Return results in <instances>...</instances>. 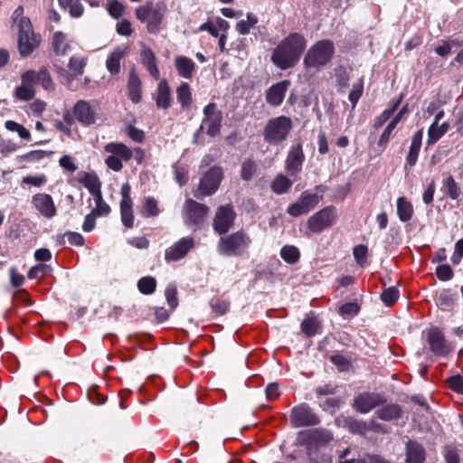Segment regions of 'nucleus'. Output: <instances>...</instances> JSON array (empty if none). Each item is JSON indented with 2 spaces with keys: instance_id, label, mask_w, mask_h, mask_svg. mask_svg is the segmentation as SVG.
I'll list each match as a JSON object with an SVG mask.
<instances>
[{
  "instance_id": "obj_39",
  "label": "nucleus",
  "mask_w": 463,
  "mask_h": 463,
  "mask_svg": "<svg viewBox=\"0 0 463 463\" xmlns=\"http://www.w3.org/2000/svg\"><path fill=\"white\" fill-rule=\"evenodd\" d=\"M280 257L289 264L297 263L300 258L299 250L293 245H285L280 250Z\"/></svg>"
},
{
  "instance_id": "obj_38",
  "label": "nucleus",
  "mask_w": 463,
  "mask_h": 463,
  "mask_svg": "<svg viewBox=\"0 0 463 463\" xmlns=\"http://www.w3.org/2000/svg\"><path fill=\"white\" fill-rule=\"evenodd\" d=\"M177 100L183 108H187L192 102V93L190 86L186 82H183L176 90Z\"/></svg>"
},
{
  "instance_id": "obj_55",
  "label": "nucleus",
  "mask_w": 463,
  "mask_h": 463,
  "mask_svg": "<svg viewBox=\"0 0 463 463\" xmlns=\"http://www.w3.org/2000/svg\"><path fill=\"white\" fill-rule=\"evenodd\" d=\"M448 386L454 392L463 394V377L460 375H454L447 379Z\"/></svg>"
},
{
  "instance_id": "obj_61",
  "label": "nucleus",
  "mask_w": 463,
  "mask_h": 463,
  "mask_svg": "<svg viewBox=\"0 0 463 463\" xmlns=\"http://www.w3.org/2000/svg\"><path fill=\"white\" fill-rule=\"evenodd\" d=\"M47 272V266L43 264H38L32 267L28 272V278L33 279H38L43 278Z\"/></svg>"
},
{
  "instance_id": "obj_29",
  "label": "nucleus",
  "mask_w": 463,
  "mask_h": 463,
  "mask_svg": "<svg viewBox=\"0 0 463 463\" xmlns=\"http://www.w3.org/2000/svg\"><path fill=\"white\" fill-rule=\"evenodd\" d=\"M156 102V106L163 109H166L170 107V89L165 80H162L157 86Z\"/></svg>"
},
{
  "instance_id": "obj_56",
  "label": "nucleus",
  "mask_w": 463,
  "mask_h": 463,
  "mask_svg": "<svg viewBox=\"0 0 463 463\" xmlns=\"http://www.w3.org/2000/svg\"><path fill=\"white\" fill-rule=\"evenodd\" d=\"M165 295L170 307L175 309L178 305L176 288L175 286L169 285L165 288Z\"/></svg>"
},
{
  "instance_id": "obj_63",
  "label": "nucleus",
  "mask_w": 463,
  "mask_h": 463,
  "mask_svg": "<svg viewBox=\"0 0 463 463\" xmlns=\"http://www.w3.org/2000/svg\"><path fill=\"white\" fill-rule=\"evenodd\" d=\"M128 136L135 142L142 143L145 138V134L142 130L129 126L127 129Z\"/></svg>"
},
{
  "instance_id": "obj_44",
  "label": "nucleus",
  "mask_w": 463,
  "mask_h": 463,
  "mask_svg": "<svg viewBox=\"0 0 463 463\" xmlns=\"http://www.w3.org/2000/svg\"><path fill=\"white\" fill-rule=\"evenodd\" d=\"M87 64V59L84 57L72 56L69 61V69L73 75L78 76L83 73Z\"/></svg>"
},
{
  "instance_id": "obj_19",
  "label": "nucleus",
  "mask_w": 463,
  "mask_h": 463,
  "mask_svg": "<svg viewBox=\"0 0 463 463\" xmlns=\"http://www.w3.org/2000/svg\"><path fill=\"white\" fill-rule=\"evenodd\" d=\"M428 343L430 351L437 356H447L451 352L443 333L438 327L430 328L428 331Z\"/></svg>"
},
{
  "instance_id": "obj_36",
  "label": "nucleus",
  "mask_w": 463,
  "mask_h": 463,
  "mask_svg": "<svg viewBox=\"0 0 463 463\" xmlns=\"http://www.w3.org/2000/svg\"><path fill=\"white\" fill-rule=\"evenodd\" d=\"M157 201L153 197H146L142 204L140 213L144 217H156L159 214Z\"/></svg>"
},
{
  "instance_id": "obj_49",
  "label": "nucleus",
  "mask_w": 463,
  "mask_h": 463,
  "mask_svg": "<svg viewBox=\"0 0 463 463\" xmlns=\"http://www.w3.org/2000/svg\"><path fill=\"white\" fill-rule=\"evenodd\" d=\"M442 136H444V133L439 127V124L432 123L428 129L427 145H434L439 141V138H441Z\"/></svg>"
},
{
  "instance_id": "obj_27",
  "label": "nucleus",
  "mask_w": 463,
  "mask_h": 463,
  "mask_svg": "<svg viewBox=\"0 0 463 463\" xmlns=\"http://www.w3.org/2000/svg\"><path fill=\"white\" fill-rule=\"evenodd\" d=\"M141 60L143 65L146 68L149 74L155 80H158L160 72L156 65V60L154 52L147 47L143 48L141 51Z\"/></svg>"
},
{
  "instance_id": "obj_3",
  "label": "nucleus",
  "mask_w": 463,
  "mask_h": 463,
  "mask_svg": "<svg viewBox=\"0 0 463 463\" xmlns=\"http://www.w3.org/2000/svg\"><path fill=\"white\" fill-rule=\"evenodd\" d=\"M166 12L167 7L164 2H146L136 9V15L140 22L146 24V30L150 33H157Z\"/></svg>"
},
{
  "instance_id": "obj_45",
  "label": "nucleus",
  "mask_w": 463,
  "mask_h": 463,
  "mask_svg": "<svg viewBox=\"0 0 463 463\" xmlns=\"http://www.w3.org/2000/svg\"><path fill=\"white\" fill-rule=\"evenodd\" d=\"M257 23V17L251 14H248L246 20H241L237 23L236 29L241 34H247Z\"/></svg>"
},
{
  "instance_id": "obj_8",
  "label": "nucleus",
  "mask_w": 463,
  "mask_h": 463,
  "mask_svg": "<svg viewBox=\"0 0 463 463\" xmlns=\"http://www.w3.org/2000/svg\"><path fill=\"white\" fill-rule=\"evenodd\" d=\"M337 213L335 207L330 205L324 207L312 214L307 222V229L313 233H320L331 227L336 220Z\"/></svg>"
},
{
  "instance_id": "obj_54",
  "label": "nucleus",
  "mask_w": 463,
  "mask_h": 463,
  "mask_svg": "<svg viewBox=\"0 0 463 463\" xmlns=\"http://www.w3.org/2000/svg\"><path fill=\"white\" fill-rule=\"evenodd\" d=\"M317 322L314 318H307L301 324L302 332L308 336L314 335L317 333Z\"/></svg>"
},
{
  "instance_id": "obj_11",
  "label": "nucleus",
  "mask_w": 463,
  "mask_h": 463,
  "mask_svg": "<svg viewBox=\"0 0 463 463\" xmlns=\"http://www.w3.org/2000/svg\"><path fill=\"white\" fill-rule=\"evenodd\" d=\"M290 421L293 427L315 426L320 422L318 416L306 403L295 406L290 412Z\"/></svg>"
},
{
  "instance_id": "obj_16",
  "label": "nucleus",
  "mask_w": 463,
  "mask_h": 463,
  "mask_svg": "<svg viewBox=\"0 0 463 463\" xmlns=\"http://www.w3.org/2000/svg\"><path fill=\"white\" fill-rule=\"evenodd\" d=\"M305 155L302 149V144L300 141H298L290 146L288 152L285 162L286 170L290 175H298L302 170Z\"/></svg>"
},
{
  "instance_id": "obj_1",
  "label": "nucleus",
  "mask_w": 463,
  "mask_h": 463,
  "mask_svg": "<svg viewBox=\"0 0 463 463\" xmlns=\"http://www.w3.org/2000/svg\"><path fill=\"white\" fill-rule=\"evenodd\" d=\"M306 46L307 42L302 34L289 33L273 50L271 61L280 70L289 69L299 61Z\"/></svg>"
},
{
  "instance_id": "obj_2",
  "label": "nucleus",
  "mask_w": 463,
  "mask_h": 463,
  "mask_svg": "<svg viewBox=\"0 0 463 463\" xmlns=\"http://www.w3.org/2000/svg\"><path fill=\"white\" fill-rule=\"evenodd\" d=\"M24 8L17 7L13 14L14 23L18 29V48L22 56L30 55L39 45L40 39L34 34L29 18L23 16Z\"/></svg>"
},
{
  "instance_id": "obj_58",
  "label": "nucleus",
  "mask_w": 463,
  "mask_h": 463,
  "mask_svg": "<svg viewBox=\"0 0 463 463\" xmlns=\"http://www.w3.org/2000/svg\"><path fill=\"white\" fill-rule=\"evenodd\" d=\"M59 165L64 171L69 173H74L78 169V166L74 163L72 157L67 155L60 158Z\"/></svg>"
},
{
  "instance_id": "obj_48",
  "label": "nucleus",
  "mask_w": 463,
  "mask_h": 463,
  "mask_svg": "<svg viewBox=\"0 0 463 463\" xmlns=\"http://www.w3.org/2000/svg\"><path fill=\"white\" fill-rule=\"evenodd\" d=\"M381 298L386 306H392L399 298V290L395 287H390L383 291Z\"/></svg>"
},
{
  "instance_id": "obj_32",
  "label": "nucleus",
  "mask_w": 463,
  "mask_h": 463,
  "mask_svg": "<svg viewBox=\"0 0 463 463\" xmlns=\"http://www.w3.org/2000/svg\"><path fill=\"white\" fill-rule=\"evenodd\" d=\"M52 49L57 55H64L70 48L67 35L62 32H56L52 36Z\"/></svg>"
},
{
  "instance_id": "obj_35",
  "label": "nucleus",
  "mask_w": 463,
  "mask_h": 463,
  "mask_svg": "<svg viewBox=\"0 0 463 463\" xmlns=\"http://www.w3.org/2000/svg\"><path fill=\"white\" fill-rule=\"evenodd\" d=\"M442 189L444 193L452 200H457L461 194L460 187L455 179L449 175L442 182Z\"/></svg>"
},
{
  "instance_id": "obj_6",
  "label": "nucleus",
  "mask_w": 463,
  "mask_h": 463,
  "mask_svg": "<svg viewBox=\"0 0 463 463\" xmlns=\"http://www.w3.org/2000/svg\"><path fill=\"white\" fill-rule=\"evenodd\" d=\"M292 129V120L286 116L269 119L264 128V140L270 144H278L287 139Z\"/></svg>"
},
{
  "instance_id": "obj_17",
  "label": "nucleus",
  "mask_w": 463,
  "mask_h": 463,
  "mask_svg": "<svg viewBox=\"0 0 463 463\" xmlns=\"http://www.w3.org/2000/svg\"><path fill=\"white\" fill-rule=\"evenodd\" d=\"M384 402L385 399L379 393L363 392L354 399L353 407L360 413H367Z\"/></svg>"
},
{
  "instance_id": "obj_30",
  "label": "nucleus",
  "mask_w": 463,
  "mask_h": 463,
  "mask_svg": "<svg viewBox=\"0 0 463 463\" xmlns=\"http://www.w3.org/2000/svg\"><path fill=\"white\" fill-rule=\"evenodd\" d=\"M413 206L411 203L403 196L397 199V215L401 222H406L413 216Z\"/></svg>"
},
{
  "instance_id": "obj_62",
  "label": "nucleus",
  "mask_w": 463,
  "mask_h": 463,
  "mask_svg": "<svg viewBox=\"0 0 463 463\" xmlns=\"http://www.w3.org/2000/svg\"><path fill=\"white\" fill-rule=\"evenodd\" d=\"M330 360L340 371H345L349 367L348 360L342 354H334Z\"/></svg>"
},
{
  "instance_id": "obj_12",
  "label": "nucleus",
  "mask_w": 463,
  "mask_h": 463,
  "mask_svg": "<svg viewBox=\"0 0 463 463\" xmlns=\"http://www.w3.org/2000/svg\"><path fill=\"white\" fill-rule=\"evenodd\" d=\"M208 213L209 208L206 205L187 199L184 203V222L188 226H199L204 222Z\"/></svg>"
},
{
  "instance_id": "obj_7",
  "label": "nucleus",
  "mask_w": 463,
  "mask_h": 463,
  "mask_svg": "<svg viewBox=\"0 0 463 463\" xmlns=\"http://www.w3.org/2000/svg\"><path fill=\"white\" fill-rule=\"evenodd\" d=\"M104 151L108 154L105 158L106 165L115 172L121 171L123 163L128 162L132 157L131 149L123 143H108L104 146Z\"/></svg>"
},
{
  "instance_id": "obj_24",
  "label": "nucleus",
  "mask_w": 463,
  "mask_h": 463,
  "mask_svg": "<svg viewBox=\"0 0 463 463\" xmlns=\"http://www.w3.org/2000/svg\"><path fill=\"white\" fill-rule=\"evenodd\" d=\"M128 48L118 46L113 50L106 61V68L111 74H118L120 71V61L126 57Z\"/></svg>"
},
{
  "instance_id": "obj_37",
  "label": "nucleus",
  "mask_w": 463,
  "mask_h": 463,
  "mask_svg": "<svg viewBox=\"0 0 463 463\" xmlns=\"http://www.w3.org/2000/svg\"><path fill=\"white\" fill-rule=\"evenodd\" d=\"M292 182L284 175H278L271 184V189L278 194H282L289 190Z\"/></svg>"
},
{
  "instance_id": "obj_22",
  "label": "nucleus",
  "mask_w": 463,
  "mask_h": 463,
  "mask_svg": "<svg viewBox=\"0 0 463 463\" xmlns=\"http://www.w3.org/2000/svg\"><path fill=\"white\" fill-rule=\"evenodd\" d=\"M73 116L85 126L95 123V111L90 103L85 100L78 101L73 107Z\"/></svg>"
},
{
  "instance_id": "obj_28",
  "label": "nucleus",
  "mask_w": 463,
  "mask_h": 463,
  "mask_svg": "<svg viewBox=\"0 0 463 463\" xmlns=\"http://www.w3.org/2000/svg\"><path fill=\"white\" fill-rule=\"evenodd\" d=\"M406 461L408 463H423L425 459V450L421 445L416 441H408L406 446Z\"/></svg>"
},
{
  "instance_id": "obj_41",
  "label": "nucleus",
  "mask_w": 463,
  "mask_h": 463,
  "mask_svg": "<svg viewBox=\"0 0 463 463\" xmlns=\"http://www.w3.org/2000/svg\"><path fill=\"white\" fill-rule=\"evenodd\" d=\"M5 127L9 131L16 132L22 139H24L27 141H29L31 139L30 131L27 128H25L23 125L14 121V120L5 121Z\"/></svg>"
},
{
  "instance_id": "obj_40",
  "label": "nucleus",
  "mask_w": 463,
  "mask_h": 463,
  "mask_svg": "<svg viewBox=\"0 0 463 463\" xmlns=\"http://www.w3.org/2000/svg\"><path fill=\"white\" fill-rule=\"evenodd\" d=\"M61 5L69 10L71 16L74 18L80 17L84 12V7L80 0H59Z\"/></svg>"
},
{
  "instance_id": "obj_5",
  "label": "nucleus",
  "mask_w": 463,
  "mask_h": 463,
  "mask_svg": "<svg viewBox=\"0 0 463 463\" xmlns=\"http://www.w3.org/2000/svg\"><path fill=\"white\" fill-rule=\"evenodd\" d=\"M251 240L244 232H236L226 237H222L218 250L221 254L226 256H241L250 247Z\"/></svg>"
},
{
  "instance_id": "obj_4",
  "label": "nucleus",
  "mask_w": 463,
  "mask_h": 463,
  "mask_svg": "<svg viewBox=\"0 0 463 463\" xmlns=\"http://www.w3.org/2000/svg\"><path fill=\"white\" fill-rule=\"evenodd\" d=\"M335 53V46L330 40H321L312 45L307 51L304 64L306 68L318 69L326 65Z\"/></svg>"
},
{
  "instance_id": "obj_18",
  "label": "nucleus",
  "mask_w": 463,
  "mask_h": 463,
  "mask_svg": "<svg viewBox=\"0 0 463 463\" xmlns=\"http://www.w3.org/2000/svg\"><path fill=\"white\" fill-rule=\"evenodd\" d=\"M234 218L235 213L232 205L219 207L213 220L214 231L219 234L226 233L233 224Z\"/></svg>"
},
{
  "instance_id": "obj_51",
  "label": "nucleus",
  "mask_w": 463,
  "mask_h": 463,
  "mask_svg": "<svg viewBox=\"0 0 463 463\" xmlns=\"http://www.w3.org/2000/svg\"><path fill=\"white\" fill-rule=\"evenodd\" d=\"M368 253V249L365 245L359 244L356 245L353 250V254L355 261L361 267H364L366 264V257Z\"/></svg>"
},
{
  "instance_id": "obj_34",
  "label": "nucleus",
  "mask_w": 463,
  "mask_h": 463,
  "mask_svg": "<svg viewBox=\"0 0 463 463\" xmlns=\"http://www.w3.org/2000/svg\"><path fill=\"white\" fill-rule=\"evenodd\" d=\"M402 410L399 405L387 404L377 410L376 414L383 420H392L400 418Z\"/></svg>"
},
{
  "instance_id": "obj_21",
  "label": "nucleus",
  "mask_w": 463,
  "mask_h": 463,
  "mask_svg": "<svg viewBox=\"0 0 463 463\" xmlns=\"http://www.w3.org/2000/svg\"><path fill=\"white\" fill-rule=\"evenodd\" d=\"M33 70H29L22 74V84L14 90V96L17 99L27 101L34 97L35 91L33 89L34 84L33 82Z\"/></svg>"
},
{
  "instance_id": "obj_59",
  "label": "nucleus",
  "mask_w": 463,
  "mask_h": 463,
  "mask_svg": "<svg viewBox=\"0 0 463 463\" xmlns=\"http://www.w3.org/2000/svg\"><path fill=\"white\" fill-rule=\"evenodd\" d=\"M397 126L392 123L391 121L387 125V127L384 128L383 133L381 134L379 140H378V146H385L387 143L390 140V137L392 136V133L395 129Z\"/></svg>"
},
{
  "instance_id": "obj_64",
  "label": "nucleus",
  "mask_w": 463,
  "mask_h": 463,
  "mask_svg": "<svg viewBox=\"0 0 463 463\" xmlns=\"http://www.w3.org/2000/svg\"><path fill=\"white\" fill-rule=\"evenodd\" d=\"M444 457L447 463H458V455L452 447L448 446L445 448Z\"/></svg>"
},
{
  "instance_id": "obj_43",
  "label": "nucleus",
  "mask_w": 463,
  "mask_h": 463,
  "mask_svg": "<svg viewBox=\"0 0 463 463\" xmlns=\"http://www.w3.org/2000/svg\"><path fill=\"white\" fill-rule=\"evenodd\" d=\"M156 280L150 276L143 277L137 282L139 291L145 295L152 294L156 290Z\"/></svg>"
},
{
  "instance_id": "obj_26",
  "label": "nucleus",
  "mask_w": 463,
  "mask_h": 463,
  "mask_svg": "<svg viewBox=\"0 0 463 463\" xmlns=\"http://www.w3.org/2000/svg\"><path fill=\"white\" fill-rule=\"evenodd\" d=\"M175 66L179 76L184 79H191L195 71L194 61L185 56H176L175 58Z\"/></svg>"
},
{
  "instance_id": "obj_15",
  "label": "nucleus",
  "mask_w": 463,
  "mask_h": 463,
  "mask_svg": "<svg viewBox=\"0 0 463 463\" xmlns=\"http://www.w3.org/2000/svg\"><path fill=\"white\" fill-rule=\"evenodd\" d=\"M121 201H120V216L123 225L130 229L134 226V213L133 203L130 197V186L128 184H124L120 189Z\"/></svg>"
},
{
  "instance_id": "obj_46",
  "label": "nucleus",
  "mask_w": 463,
  "mask_h": 463,
  "mask_svg": "<svg viewBox=\"0 0 463 463\" xmlns=\"http://www.w3.org/2000/svg\"><path fill=\"white\" fill-rule=\"evenodd\" d=\"M94 200L96 203V206L92 210L91 213H93L96 216H100V215H107L110 212V207L109 206L108 203H106L103 201L102 196L99 192L95 195Z\"/></svg>"
},
{
  "instance_id": "obj_33",
  "label": "nucleus",
  "mask_w": 463,
  "mask_h": 463,
  "mask_svg": "<svg viewBox=\"0 0 463 463\" xmlns=\"http://www.w3.org/2000/svg\"><path fill=\"white\" fill-rule=\"evenodd\" d=\"M33 84H41V86L48 91L53 90L54 84L50 76V73L45 68H42L39 71H33Z\"/></svg>"
},
{
  "instance_id": "obj_52",
  "label": "nucleus",
  "mask_w": 463,
  "mask_h": 463,
  "mask_svg": "<svg viewBox=\"0 0 463 463\" xmlns=\"http://www.w3.org/2000/svg\"><path fill=\"white\" fill-rule=\"evenodd\" d=\"M348 429L352 433L364 435L368 430L367 425L363 420H349Z\"/></svg>"
},
{
  "instance_id": "obj_31",
  "label": "nucleus",
  "mask_w": 463,
  "mask_h": 463,
  "mask_svg": "<svg viewBox=\"0 0 463 463\" xmlns=\"http://www.w3.org/2000/svg\"><path fill=\"white\" fill-rule=\"evenodd\" d=\"M128 97L134 103H138L141 100V81L138 76L131 73L128 83Z\"/></svg>"
},
{
  "instance_id": "obj_42",
  "label": "nucleus",
  "mask_w": 463,
  "mask_h": 463,
  "mask_svg": "<svg viewBox=\"0 0 463 463\" xmlns=\"http://www.w3.org/2000/svg\"><path fill=\"white\" fill-rule=\"evenodd\" d=\"M364 92V79L360 78L357 82L354 83L352 90L348 95V99L352 103V109H354L356 104Z\"/></svg>"
},
{
  "instance_id": "obj_9",
  "label": "nucleus",
  "mask_w": 463,
  "mask_h": 463,
  "mask_svg": "<svg viewBox=\"0 0 463 463\" xmlns=\"http://www.w3.org/2000/svg\"><path fill=\"white\" fill-rule=\"evenodd\" d=\"M322 200V195L317 193H310L308 191L303 192L298 200L291 203L287 213L293 217H298L302 214L308 213L312 211Z\"/></svg>"
},
{
  "instance_id": "obj_20",
  "label": "nucleus",
  "mask_w": 463,
  "mask_h": 463,
  "mask_svg": "<svg viewBox=\"0 0 463 463\" xmlns=\"http://www.w3.org/2000/svg\"><path fill=\"white\" fill-rule=\"evenodd\" d=\"M33 208L43 217L52 219L57 214L53 199L50 194L39 193L32 197Z\"/></svg>"
},
{
  "instance_id": "obj_47",
  "label": "nucleus",
  "mask_w": 463,
  "mask_h": 463,
  "mask_svg": "<svg viewBox=\"0 0 463 463\" xmlns=\"http://www.w3.org/2000/svg\"><path fill=\"white\" fill-rule=\"evenodd\" d=\"M48 179L44 174L36 175H26L22 179V184H30L34 187L40 188L47 183Z\"/></svg>"
},
{
  "instance_id": "obj_57",
  "label": "nucleus",
  "mask_w": 463,
  "mask_h": 463,
  "mask_svg": "<svg viewBox=\"0 0 463 463\" xmlns=\"http://www.w3.org/2000/svg\"><path fill=\"white\" fill-rule=\"evenodd\" d=\"M48 156V153L43 150H33L23 155L21 158L26 162H38Z\"/></svg>"
},
{
  "instance_id": "obj_53",
  "label": "nucleus",
  "mask_w": 463,
  "mask_h": 463,
  "mask_svg": "<svg viewBox=\"0 0 463 463\" xmlns=\"http://www.w3.org/2000/svg\"><path fill=\"white\" fill-rule=\"evenodd\" d=\"M436 276L442 281H448L453 277L452 269L448 264L439 265L436 268Z\"/></svg>"
},
{
  "instance_id": "obj_23",
  "label": "nucleus",
  "mask_w": 463,
  "mask_h": 463,
  "mask_svg": "<svg viewBox=\"0 0 463 463\" xmlns=\"http://www.w3.org/2000/svg\"><path fill=\"white\" fill-rule=\"evenodd\" d=\"M289 85L290 82L288 80H282L272 85L267 91V102L275 107L280 105Z\"/></svg>"
},
{
  "instance_id": "obj_13",
  "label": "nucleus",
  "mask_w": 463,
  "mask_h": 463,
  "mask_svg": "<svg viewBox=\"0 0 463 463\" xmlns=\"http://www.w3.org/2000/svg\"><path fill=\"white\" fill-rule=\"evenodd\" d=\"M203 114L204 118L200 129L205 128L207 135L212 137L217 136L220 132L222 118V112L217 109L215 103H210L204 107Z\"/></svg>"
},
{
  "instance_id": "obj_60",
  "label": "nucleus",
  "mask_w": 463,
  "mask_h": 463,
  "mask_svg": "<svg viewBox=\"0 0 463 463\" xmlns=\"http://www.w3.org/2000/svg\"><path fill=\"white\" fill-rule=\"evenodd\" d=\"M108 11L114 18H118L124 12V5L116 0L109 2Z\"/></svg>"
},
{
  "instance_id": "obj_14",
  "label": "nucleus",
  "mask_w": 463,
  "mask_h": 463,
  "mask_svg": "<svg viewBox=\"0 0 463 463\" xmlns=\"http://www.w3.org/2000/svg\"><path fill=\"white\" fill-rule=\"evenodd\" d=\"M193 237H184L174 245L167 248L165 251V260L166 262H174L182 260L194 247Z\"/></svg>"
},
{
  "instance_id": "obj_10",
  "label": "nucleus",
  "mask_w": 463,
  "mask_h": 463,
  "mask_svg": "<svg viewBox=\"0 0 463 463\" xmlns=\"http://www.w3.org/2000/svg\"><path fill=\"white\" fill-rule=\"evenodd\" d=\"M222 179V170L221 167H212L201 179L197 191L194 195L197 198L212 195L214 194Z\"/></svg>"
},
{
  "instance_id": "obj_50",
  "label": "nucleus",
  "mask_w": 463,
  "mask_h": 463,
  "mask_svg": "<svg viewBox=\"0 0 463 463\" xmlns=\"http://www.w3.org/2000/svg\"><path fill=\"white\" fill-rule=\"evenodd\" d=\"M256 172V164L253 160L248 159L242 162L241 177L243 180H250Z\"/></svg>"
},
{
  "instance_id": "obj_25",
  "label": "nucleus",
  "mask_w": 463,
  "mask_h": 463,
  "mask_svg": "<svg viewBox=\"0 0 463 463\" xmlns=\"http://www.w3.org/2000/svg\"><path fill=\"white\" fill-rule=\"evenodd\" d=\"M422 137L423 129H419L413 134L409 152L406 156V165L412 167L416 165L421 147Z\"/></svg>"
}]
</instances>
